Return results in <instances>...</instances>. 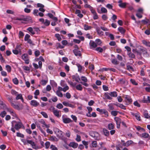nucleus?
<instances>
[{"label": "nucleus", "instance_id": "nucleus-24", "mask_svg": "<svg viewBox=\"0 0 150 150\" xmlns=\"http://www.w3.org/2000/svg\"><path fill=\"white\" fill-rule=\"evenodd\" d=\"M49 140L50 141L54 142H57L58 141V139L55 136H51V137L49 139Z\"/></svg>", "mask_w": 150, "mask_h": 150}, {"label": "nucleus", "instance_id": "nucleus-4", "mask_svg": "<svg viewBox=\"0 0 150 150\" xmlns=\"http://www.w3.org/2000/svg\"><path fill=\"white\" fill-rule=\"evenodd\" d=\"M124 98H125V100L126 102V105H128L131 103L132 100L130 96L128 95H124Z\"/></svg>", "mask_w": 150, "mask_h": 150}, {"label": "nucleus", "instance_id": "nucleus-20", "mask_svg": "<svg viewBox=\"0 0 150 150\" xmlns=\"http://www.w3.org/2000/svg\"><path fill=\"white\" fill-rule=\"evenodd\" d=\"M143 114L145 118L147 119H148L150 118V116L147 110H144V112Z\"/></svg>", "mask_w": 150, "mask_h": 150}, {"label": "nucleus", "instance_id": "nucleus-5", "mask_svg": "<svg viewBox=\"0 0 150 150\" xmlns=\"http://www.w3.org/2000/svg\"><path fill=\"white\" fill-rule=\"evenodd\" d=\"M22 59L25 61V63L26 64L29 63V58L28 55L27 54H24L22 56Z\"/></svg>", "mask_w": 150, "mask_h": 150}, {"label": "nucleus", "instance_id": "nucleus-33", "mask_svg": "<svg viewBox=\"0 0 150 150\" xmlns=\"http://www.w3.org/2000/svg\"><path fill=\"white\" fill-rule=\"evenodd\" d=\"M50 83L54 87H56L57 86V83L54 80H50Z\"/></svg>", "mask_w": 150, "mask_h": 150}, {"label": "nucleus", "instance_id": "nucleus-9", "mask_svg": "<svg viewBox=\"0 0 150 150\" xmlns=\"http://www.w3.org/2000/svg\"><path fill=\"white\" fill-rule=\"evenodd\" d=\"M73 52L74 54L76 56L80 57L82 58L81 54V52L80 50H78L77 49H74L73 50Z\"/></svg>", "mask_w": 150, "mask_h": 150}, {"label": "nucleus", "instance_id": "nucleus-40", "mask_svg": "<svg viewBox=\"0 0 150 150\" xmlns=\"http://www.w3.org/2000/svg\"><path fill=\"white\" fill-rule=\"evenodd\" d=\"M16 96V100L20 99L22 97V95L21 93H18Z\"/></svg>", "mask_w": 150, "mask_h": 150}, {"label": "nucleus", "instance_id": "nucleus-6", "mask_svg": "<svg viewBox=\"0 0 150 150\" xmlns=\"http://www.w3.org/2000/svg\"><path fill=\"white\" fill-rule=\"evenodd\" d=\"M11 105L14 108L18 110H21L23 108V106L22 105H18L15 104L14 102L11 103Z\"/></svg>", "mask_w": 150, "mask_h": 150}, {"label": "nucleus", "instance_id": "nucleus-10", "mask_svg": "<svg viewBox=\"0 0 150 150\" xmlns=\"http://www.w3.org/2000/svg\"><path fill=\"white\" fill-rule=\"evenodd\" d=\"M62 118L63 122L65 123H68L72 122V121L70 118L65 117L64 115L62 116Z\"/></svg>", "mask_w": 150, "mask_h": 150}, {"label": "nucleus", "instance_id": "nucleus-2", "mask_svg": "<svg viewBox=\"0 0 150 150\" xmlns=\"http://www.w3.org/2000/svg\"><path fill=\"white\" fill-rule=\"evenodd\" d=\"M12 127H14L17 130H18L21 128L24 129L25 127L21 122H17L16 121H13L11 122Z\"/></svg>", "mask_w": 150, "mask_h": 150}, {"label": "nucleus", "instance_id": "nucleus-64", "mask_svg": "<svg viewBox=\"0 0 150 150\" xmlns=\"http://www.w3.org/2000/svg\"><path fill=\"white\" fill-rule=\"evenodd\" d=\"M103 90L105 91H108L109 89L108 87L106 85H103Z\"/></svg>", "mask_w": 150, "mask_h": 150}, {"label": "nucleus", "instance_id": "nucleus-47", "mask_svg": "<svg viewBox=\"0 0 150 150\" xmlns=\"http://www.w3.org/2000/svg\"><path fill=\"white\" fill-rule=\"evenodd\" d=\"M38 10L36 9H35L33 10V14L35 16H38Z\"/></svg>", "mask_w": 150, "mask_h": 150}, {"label": "nucleus", "instance_id": "nucleus-59", "mask_svg": "<svg viewBox=\"0 0 150 150\" xmlns=\"http://www.w3.org/2000/svg\"><path fill=\"white\" fill-rule=\"evenodd\" d=\"M105 96L107 98V99L108 100H112V98H111L109 94L108 95V94L105 93Z\"/></svg>", "mask_w": 150, "mask_h": 150}, {"label": "nucleus", "instance_id": "nucleus-16", "mask_svg": "<svg viewBox=\"0 0 150 150\" xmlns=\"http://www.w3.org/2000/svg\"><path fill=\"white\" fill-rule=\"evenodd\" d=\"M78 144L77 143L75 142H71L69 144V146L72 147L74 148H76L78 146Z\"/></svg>", "mask_w": 150, "mask_h": 150}, {"label": "nucleus", "instance_id": "nucleus-48", "mask_svg": "<svg viewBox=\"0 0 150 150\" xmlns=\"http://www.w3.org/2000/svg\"><path fill=\"white\" fill-rule=\"evenodd\" d=\"M12 80L13 83L15 84H18V80L16 78L13 79Z\"/></svg>", "mask_w": 150, "mask_h": 150}, {"label": "nucleus", "instance_id": "nucleus-15", "mask_svg": "<svg viewBox=\"0 0 150 150\" xmlns=\"http://www.w3.org/2000/svg\"><path fill=\"white\" fill-rule=\"evenodd\" d=\"M39 122L42 125V127H45L46 128H48L50 127L49 125H47L46 124L44 120L41 119L39 121Z\"/></svg>", "mask_w": 150, "mask_h": 150}, {"label": "nucleus", "instance_id": "nucleus-52", "mask_svg": "<svg viewBox=\"0 0 150 150\" xmlns=\"http://www.w3.org/2000/svg\"><path fill=\"white\" fill-rule=\"evenodd\" d=\"M7 99L9 102L11 104V103H12L13 102V98L12 97L9 96L7 98Z\"/></svg>", "mask_w": 150, "mask_h": 150}, {"label": "nucleus", "instance_id": "nucleus-31", "mask_svg": "<svg viewBox=\"0 0 150 150\" xmlns=\"http://www.w3.org/2000/svg\"><path fill=\"white\" fill-rule=\"evenodd\" d=\"M109 95L112 97H116L117 96V93L116 91L111 92L109 93Z\"/></svg>", "mask_w": 150, "mask_h": 150}, {"label": "nucleus", "instance_id": "nucleus-23", "mask_svg": "<svg viewBox=\"0 0 150 150\" xmlns=\"http://www.w3.org/2000/svg\"><path fill=\"white\" fill-rule=\"evenodd\" d=\"M143 43L146 46L150 47V42L147 41L146 40H143L142 41Z\"/></svg>", "mask_w": 150, "mask_h": 150}, {"label": "nucleus", "instance_id": "nucleus-12", "mask_svg": "<svg viewBox=\"0 0 150 150\" xmlns=\"http://www.w3.org/2000/svg\"><path fill=\"white\" fill-rule=\"evenodd\" d=\"M131 114L132 116H135L137 120L138 121H140L141 120L139 112H137L134 113L133 112H131Z\"/></svg>", "mask_w": 150, "mask_h": 150}, {"label": "nucleus", "instance_id": "nucleus-30", "mask_svg": "<svg viewBox=\"0 0 150 150\" xmlns=\"http://www.w3.org/2000/svg\"><path fill=\"white\" fill-rule=\"evenodd\" d=\"M101 12H100L98 11L99 13H105L107 12V9L104 7H102L101 9Z\"/></svg>", "mask_w": 150, "mask_h": 150}, {"label": "nucleus", "instance_id": "nucleus-41", "mask_svg": "<svg viewBox=\"0 0 150 150\" xmlns=\"http://www.w3.org/2000/svg\"><path fill=\"white\" fill-rule=\"evenodd\" d=\"M56 94L59 97H63V95L62 93L59 91H56Z\"/></svg>", "mask_w": 150, "mask_h": 150}, {"label": "nucleus", "instance_id": "nucleus-27", "mask_svg": "<svg viewBox=\"0 0 150 150\" xmlns=\"http://www.w3.org/2000/svg\"><path fill=\"white\" fill-rule=\"evenodd\" d=\"M27 30L30 32L32 35H33L35 34V33L34 30H33L32 28L31 27H29L27 29Z\"/></svg>", "mask_w": 150, "mask_h": 150}, {"label": "nucleus", "instance_id": "nucleus-57", "mask_svg": "<svg viewBox=\"0 0 150 150\" xmlns=\"http://www.w3.org/2000/svg\"><path fill=\"white\" fill-rule=\"evenodd\" d=\"M81 80L83 81L84 82H86L87 81V78L84 76H82L81 77Z\"/></svg>", "mask_w": 150, "mask_h": 150}, {"label": "nucleus", "instance_id": "nucleus-35", "mask_svg": "<svg viewBox=\"0 0 150 150\" xmlns=\"http://www.w3.org/2000/svg\"><path fill=\"white\" fill-rule=\"evenodd\" d=\"M117 106H118L121 108L123 109L124 110H126V108L125 106L122 104H119V103L118 104H115Z\"/></svg>", "mask_w": 150, "mask_h": 150}, {"label": "nucleus", "instance_id": "nucleus-11", "mask_svg": "<svg viewBox=\"0 0 150 150\" xmlns=\"http://www.w3.org/2000/svg\"><path fill=\"white\" fill-rule=\"evenodd\" d=\"M114 120L116 123L117 127V128H119L120 126V124L121 122L120 119L117 117H115L114 118Z\"/></svg>", "mask_w": 150, "mask_h": 150}, {"label": "nucleus", "instance_id": "nucleus-3", "mask_svg": "<svg viewBox=\"0 0 150 150\" xmlns=\"http://www.w3.org/2000/svg\"><path fill=\"white\" fill-rule=\"evenodd\" d=\"M89 134L95 140H99L100 139V134L96 132H91Z\"/></svg>", "mask_w": 150, "mask_h": 150}, {"label": "nucleus", "instance_id": "nucleus-14", "mask_svg": "<svg viewBox=\"0 0 150 150\" xmlns=\"http://www.w3.org/2000/svg\"><path fill=\"white\" fill-rule=\"evenodd\" d=\"M30 104L35 107H36L40 104L36 100H32L30 101Z\"/></svg>", "mask_w": 150, "mask_h": 150}, {"label": "nucleus", "instance_id": "nucleus-51", "mask_svg": "<svg viewBox=\"0 0 150 150\" xmlns=\"http://www.w3.org/2000/svg\"><path fill=\"white\" fill-rule=\"evenodd\" d=\"M34 54L36 57L38 56L40 54V52L39 50H36L35 51Z\"/></svg>", "mask_w": 150, "mask_h": 150}, {"label": "nucleus", "instance_id": "nucleus-62", "mask_svg": "<svg viewBox=\"0 0 150 150\" xmlns=\"http://www.w3.org/2000/svg\"><path fill=\"white\" fill-rule=\"evenodd\" d=\"M50 148L51 149V150H58L57 148L53 145H51Z\"/></svg>", "mask_w": 150, "mask_h": 150}, {"label": "nucleus", "instance_id": "nucleus-53", "mask_svg": "<svg viewBox=\"0 0 150 150\" xmlns=\"http://www.w3.org/2000/svg\"><path fill=\"white\" fill-rule=\"evenodd\" d=\"M136 129L139 131L140 130H142L144 132L145 131V130L143 128H142L139 126H138L136 127Z\"/></svg>", "mask_w": 150, "mask_h": 150}, {"label": "nucleus", "instance_id": "nucleus-38", "mask_svg": "<svg viewBox=\"0 0 150 150\" xmlns=\"http://www.w3.org/2000/svg\"><path fill=\"white\" fill-rule=\"evenodd\" d=\"M43 23L46 26H48L50 24V22L48 20L46 19L45 21H44Z\"/></svg>", "mask_w": 150, "mask_h": 150}, {"label": "nucleus", "instance_id": "nucleus-25", "mask_svg": "<svg viewBox=\"0 0 150 150\" xmlns=\"http://www.w3.org/2000/svg\"><path fill=\"white\" fill-rule=\"evenodd\" d=\"M76 65L78 68V71L79 72H81L83 67L79 64H77Z\"/></svg>", "mask_w": 150, "mask_h": 150}, {"label": "nucleus", "instance_id": "nucleus-8", "mask_svg": "<svg viewBox=\"0 0 150 150\" xmlns=\"http://www.w3.org/2000/svg\"><path fill=\"white\" fill-rule=\"evenodd\" d=\"M96 110L97 111L99 112L100 114H104L107 116H108V112L106 110L100 109L99 108H96Z\"/></svg>", "mask_w": 150, "mask_h": 150}, {"label": "nucleus", "instance_id": "nucleus-55", "mask_svg": "<svg viewBox=\"0 0 150 150\" xmlns=\"http://www.w3.org/2000/svg\"><path fill=\"white\" fill-rule=\"evenodd\" d=\"M64 96H65L68 99L70 98L71 97V95L70 94L69 92L65 94H64Z\"/></svg>", "mask_w": 150, "mask_h": 150}, {"label": "nucleus", "instance_id": "nucleus-61", "mask_svg": "<svg viewBox=\"0 0 150 150\" xmlns=\"http://www.w3.org/2000/svg\"><path fill=\"white\" fill-rule=\"evenodd\" d=\"M5 109L7 111L9 112L10 113L13 111V110H12L11 108H8L7 107H6Z\"/></svg>", "mask_w": 150, "mask_h": 150}, {"label": "nucleus", "instance_id": "nucleus-63", "mask_svg": "<svg viewBox=\"0 0 150 150\" xmlns=\"http://www.w3.org/2000/svg\"><path fill=\"white\" fill-rule=\"evenodd\" d=\"M73 79H75V81L77 82H79V81L80 80V78L79 76L76 77L75 76H74L73 77Z\"/></svg>", "mask_w": 150, "mask_h": 150}, {"label": "nucleus", "instance_id": "nucleus-18", "mask_svg": "<svg viewBox=\"0 0 150 150\" xmlns=\"http://www.w3.org/2000/svg\"><path fill=\"white\" fill-rule=\"evenodd\" d=\"M89 44L91 47L92 48H94L96 47L97 46L96 43L92 40H91Z\"/></svg>", "mask_w": 150, "mask_h": 150}, {"label": "nucleus", "instance_id": "nucleus-56", "mask_svg": "<svg viewBox=\"0 0 150 150\" xmlns=\"http://www.w3.org/2000/svg\"><path fill=\"white\" fill-rule=\"evenodd\" d=\"M6 68V70L8 72H10L11 70V67L9 65H7Z\"/></svg>", "mask_w": 150, "mask_h": 150}, {"label": "nucleus", "instance_id": "nucleus-45", "mask_svg": "<svg viewBox=\"0 0 150 150\" xmlns=\"http://www.w3.org/2000/svg\"><path fill=\"white\" fill-rule=\"evenodd\" d=\"M68 83L71 86L73 87H75L76 86V83H73L71 81H68Z\"/></svg>", "mask_w": 150, "mask_h": 150}, {"label": "nucleus", "instance_id": "nucleus-28", "mask_svg": "<svg viewBox=\"0 0 150 150\" xmlns=\"http://www.w3.org/2000/svg\"><path fill=\"white\" fill-rule=\"evenodd\" d=\"M133 143V142L132 140L128 141L126 142V144H124V145L125 146L128 147Z\"/></svg>", "mask_w": 150, "mask_h": 150}, {"label": "nucleus", "instance_id": "nucleus-21", "mask_svg": "<svg viewBox=\"0 0 150 150\" xmlns=\"http://www.w3.org/2000/svg\"><path fill=\"white\" fill-rule=\"evenodd\" d=\"M83 27L84 29L86 30H91L93 28L92 26H88L86 24L84 25Z\"/></svg>", "mask_w": 150, "mask_h": 150}, {"label": "nucleus", "instance_id": "nucleus-17", "mask_svg": "<svg viewBox=\"0 0 150 150\" xmlns=\"http://www.w3.org/2000/svg\"><path fill=\"white\" fill-rule=\"evenodd\" d=\"M118 3L119 4V6L121 8H124L126 5V3H122V1L121 0H119L118 2Z\"/></svg>", "mask_w": 150, "mask_h": 150}, {"label": "nucleus", "instance_id": "nucleus-39", "mask_svg": "<svg viewBox=\"0 0 150 150\" xmlns=\"http://www.w3.org/2000/svg\"><path fill=\"white\" fill-rule=\"evenodd\" d=\"M142 51L143 52V54L145 55V56H148L147 52L145 49H142Z\"/></svg>", "mask_w": 150, "mask_h": 150}, {"label": "nucleus", "instance_id": "nucleus-13", "mask_svg": "<svg viewBox=\"0 0 150 150\" xmlns=\"http://www.w3.org/2000/svg\"><path fill=\"white\" fill-rule=\"evenodd\" d=\"M140 136L141 138H143L145 139H148L149 140L150 139V136L149 134L146 133H144L142 134H140Z\"/></svg>", "mask_w": 150, "mask_h": 150}, {"label": "nucleus", "instance_id": "nucleus-26", "mask_svg": "<svg viewBox=\"0 0 150 150\" xmlns=\"http://www.w3.org/2000/svg\"><path fill=\"white\" fill-rule=\"evenodd\" d=\"M118 30L122 34H124L125 32V30L122 27H119L118 28Z\"/></svg>", "mask_w": 150, "mask_h": 150}, {"label": "nucleus", "instance_id": "nucleus-60", "mask_svg": "<svg viewBox=\"0 0 150 150\" xmlns=\"http://www.w3.org/2000/svg\"><path fill=\"white\" fill-rule=\"evenodd\" d=\"M46 148V149H48L49 148V146L50 145V143L49 142H46L45 144Z\"/></svg>", "mask_w": 150, "mask_h": 150}, {"label": "nucleus", "instance_id": "nucleus-46", "mask_svg": "<svg viewBox=\"0 0 150 150\" xmlns=\"http://www.w3.org/2000/svg\"><path fill=\"white\" fill-rule=\"evenodd\" d=\"M11 93L13 95L15 96H16L18 93V92L13 89L11 90Z\"/></svg>", "mask_w": 150, "mask_h": 150}, {"label": "nucleus", "instance_id": "nucleus-19", "mask_svg": "<svg viewBox=\"0 0 150 150\" xmlns=\"http://www.w3.org/2000/svg\"><path fill=\"white\" fill-rule=\"evenodd\" d=\"M46 78L45 80L42 79L41 81V84L42 85H45L48 82V79L46 76Z\"/></svg>", "mask_w": 150, "mask_h": 150}, {"label": "nucleus", "instance_id": "nucleus-49", "mask_svg": "<svg viewBox=\"0 0 150 150\" xmlns=\"http://www.w3.org/2000/svg\"><path fill=\"white\" fill-rule=\"evenodd\" d=\"M55 36L57 38L59 41H60L62 39L59 34H56L55 35Z\"/></svg>", "mask_w": 150, "mask_h": 150}, {"label": "nucleus", "instance_id": "nucleus-34", "mask_svg": "<svg viewBox=\"0 0 150 150\" xmlns=\"http://www.w3.org/2000/svg\"><path fill=\"white\" fill-rule=\"evenodd\" d=\"M108 128L110 130L114 128V125L112 123H109L108 125Z\"/></svg>", "mask_w": 150, "mask_h": 150}, {"label": "nucleus", "instance_id": "nucleus-54", "mask_svg": "<svg viewBox=\"0 0 150 150\" xmlns=\"http://www.w3.org/2000/svg\"><path fill=\"white\" fill-rule=\"evenodd\" d=\"M96 50L100 52H102L103 51V49L100 47H98L96 49Z\"/></svg>", "mask_w": 150, "mask_h": 150}, {"label": "nucleus", "instance_id": "nucleus-37", "mask_svg": "<svg viewBox=\"0 0 150 150\" xmlns=\"http://www.w3.org/2000/svg\"><path fill=\"white\" fill-rule=\"evenodd\" d=\"M6 114V112L5 111H3L0 113V116L2 118H4Z\"/></svg>", "mask_w": 150, "mask_h": 150}, {"label": "nucleus", "instance_id": "nucleus-22", "mask_svg": "<svg viewBox=\"0 0 150 150\" xmlns=\"http://www.w3.org/2000/svg\"><path fill=\"white\" fill-rule=\"evenodd\" d=\"M103 132L104 135L106 136H108L109 135V132L108 130L105 129H103Z\"/></svg>", "mask_w": 150, "mask_h": 150}, {"label": "nucleus", "instance_id": "nucleus-7", "mask_svg": "<svg viewBox=\"0 0 150 150\" xmlns=\"http://www.w3.org/2000/svg\"><path fill=\"white\" fill-rule=\"evenodd\" d=\"M52 108V112H53L54 115L57 117L61 116V115L60 114V111L55 110L54 107H51Z\"/></svg>", "mask_w": 150, "mask_h": 150}, {"label": "nucleus", "instance_id": "nucleus-1", "mask_svg": "<svg viewBox=\"0 0 150 150\" xmlns=\"http://www.w3.org/2000/svg\"><path fill=\"white\" fill-rule=\"evenodd\" d=\"M15 19L16 20L27 21L30 23L32 22V21L31 17L23 15H21L19 17L16 18Z\"/></svg>", "mask_w": 150, "mask_h": 150}, {"label": "nucleus", "instance_id": "nucleus-29", "mask_svg": "<svg viewBox=\"0 0 150 150\" xmlns=\"http://www.w3.org/2000/svg\"><path fill=\"white\" fill-rule=\"evenodd\" d=\"M75 87L76 89L78 90L81 91L83 89V87L82 85L80 84L77 85Z\"/></svg>", "mask_w": 150, "mask_h": 150}, {"label": "nucleus", "instance_id": "nucleus-43", "mask_svg": "<svg viewBox=\"0 0 150 150\" xmlns=\"http://www.w3.org/2000/svg\"><path fill=\"white\" fill-rule=\"evenodd\" d=\"M118 112L119 111H112L111 112V114L112 115L115 116L117 115Z\"/></svg>", "mask_w": 150, "mask_h": 150}, {"label": "nucleus", "instance_id": "nucleus-36", "mask_svg": "<svg viewBox=\"0 0 150 150\" xmlns=\"http://www.w3.org/2000/svg\"><path fill=\"white\" fill-rule=\"evenodd\" d=\"M91 145L93 147L96 148L97 146V144L96 141H93L91 143Z\"/></svg>", "mask_w": 150, "mask_h": 150}, {"label": "nucleus", "instance_id": "nucleus-42", "mask_svg": "<svg viewBox=\"0 0 150 150\" xmlns=\"http://www.w3.org/2000/svg\"><path fill=\"white\" fill-rule=\"evenodd\" d=\"M40 114L45 118H47L48 117V115L47 113L45 112H41Z\"/></svg>", "mask_w": 150, "mask_h": 150}, {"label": "nucleus", "instance_id": "nucleus-58", "mask_svg": "<svg viewBox=\"0 0 150 150\" xmlns=\"http://www.w3.org/2000/svg\"><path fill=\"white\" fill-rule=\"evenodd\" d=\"M30 37V36L28 34H26L24 38V40L25 41H27L29 39V38Z\"/></svg>", "mask_w": 150, "mask_h": 150}, {"label": "nucleus", "instance_id": "nucleus-50", "mask_svg": "<svg viewBox=\"0 0 150 150\" xmlns=\"http://www.w3.org/2000/svg\"><path fill=\"white\" fill-rule=\"evenodd\" d=\"M56 107L59 109H61L63 108V106L61 103H59L57 105Z\"/></svg>", "mask_w": 150, "mask_h": 150}, {"label": "nucleus", "instance_id": "nucleus-32", "mask_svg": "<svg viewBox=\"0 0 150 150\" xmlns=\"http://www.w3.org/2000/svg\"><path fill=\"white\" fill-rule=\"evenodd\" d=\"M96 31L99 35L101 36L103 35V32L101 31L99 28H97Z\"/></svg>", "mask_w": 150, "mask_h": 150}, {"label": "nucleus", "instance_id": "nucleus-44", "mask_svg": "<svg viewBox=\"0 0 150 150\" xmlns=\"http://www.w3.org/2000/svg\"><path fill=\"white\" fill-rule=\"evenodd\" d=\"M127 54L129 57L134 58L135 57L134 54L131 52L128 53Z\"/></svg>", "mask_w": 150, "mask_h": 150}]
</instances>
